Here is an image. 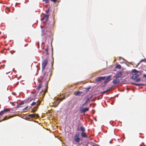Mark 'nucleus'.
Returning <instances> with one entry per match:
<instances>
[{"instance_id": "nucleus-41", "label": "nucleus", "mask_w": 146, "mask_h": 146, "mask_svg": "<svg viewBox=\"0 0 146 146\" xmlns=\"http://www.w3.org/2000/svg\"><path fill=\"white\" fill-rule=\"evenodd\" d=\"M51 52H52V54H53V48H52V50H51Z\"/></svg>"}, {"instance_id": "nucleus-9", "label": "nucleus", "mask_w": 146, "mask_h": 146, "mask_svg": "<svg viewBox=\"0 0 146 146\" xmlns=\"http://www.w3.org/2000/svg\"><path fill=\"white\" fill-rule=\"evenodd\" d=\"M89 109L88 108H84L80 110V111L81 113H85L88 111Z\"/></svg>"}, {"instance_id": "nucleus-28", "label": "nucleus", "mask_w": 146, "mask_h": 146, "mask_svg": "<svg viewBox=\"0 0 146 146\" xmlns=\"http://www.w3.org/2000/svg\"><path fill=\"white\" fill-rule=\"evenodd\" d=\"M56 100L57 101H59V100H60L61 101H62L63 100V99H62V98H57Z\"/></svg>"}, {"instance_id": "nucleus-17", "label": "nucleus", "mask_w": 146, "mask_h": 146, "mask_svg": "<svg viewBox=\"0 0 146 146\" xmlns=\"http://www.w3.org/2000/svg\"><path fill=\"white\" fill-rule=\"evenodd\" d=\"M132 84H133L136 86H142V85H145V84L143 83H132Z\"/></svg>"}, {"instance_id": "nucleus-5", "label": "nucleus", "mask_w": 146, "mask_h": 146, "mask_svg": "<svg viewBox=\"0 0 146 146\" xmlns=\"http://www.w3.org/2000/svg\"><path fill=\"white\" fill-rule=\"evenodd\" d=\"M105 76L100 77H97L95 79V81L97 82H99L102 80H104L106 78Z\"/></svg>"}, {"instance_id": "nucleus-37", "label": "nucleus", "mask_w": 146, "mask_h": 146, "mask_svg": "<svg viewBox=\"0 0 146 146\" xmlns=\"http://www.w3.org/2000/svg\"><path fill=\"white\" fill-rule=\"evenodd\" d=\"M56 101H54V102L53 103V104H54V107L55 106V105L56 104Z\"/></svg>"}, {"instance_id": "nucleus-11", "label": "nucleus", "mask_w": 146, "mask_h": 146, "mask_svg": "<svg viewBox=\"0 0 146 146\" xmlns=\"http://www.w3.org/2000/svg\"><path fill=\"white\" fill-rule=\"evenodd\" d=\"M82 93V92L80 91H75L74 94L76 96H79Z\"/></svg>"}, {"instance_id": "nucleus-29", "label": "nucleus", "mask_w": 146, "mask_h": 146, "mask_svg": "<svg viewBox=\"0 0 146 146\" xmlns=\"http://www.w3.org/2000/svg\"><path fill=\"white\" fill-rule=\"evenodd\" d=\"M36 111V110H34V109H33L31 111V112H35V111Z\"/></svg>"}, {"instance_id": "nucleus-18", "label": "nucleus", "mask_w": 146, "mask_h": 146, "mask_svg": "<svg viewBox=\"0 0 146 146\" xmlns=\"http://www.w3.org/2000/svg\"><path fill=\"white\" fill-rule=\"evenodd\" d=\"M92 95L90 98L88 97H86V102L88 103L90 100V99L92 98Z\"/></svg>"}, {"instance_id": "nucleus-39", "label": "nucleus", "mask_w": 146, "mask_h": 146, "mask_svg": "<svg viewBox=\"0 0 146 146\" xmlns=\"http://www.w3.org/2000/svg\"><path fill=\"white\" fill-rule=\"evenodd\" d=\"M146 61V60H141L140 61V62H141V61Z\"/></svg>"}, {"instance_id": "nucleus-25", "label": "nucleus", "mask_w": 146, "mask_h": 146, "mask_svg": "<svg viewBox=\"0 0 146 146\" xmlns=\"http://www.w3.org/2000/svg\"><path fill=\"white\" fill-rule=\"evenodd\" d=\"M24 103L23 102H21L18 105V107H19V106L23 105L24 104Z\"/></svg>"}, {"instance_id": "nucleus-10", "label": "nucleus", "mask_w": 146, "mask_h": 146, "mask_svg": "<svg viewBox=\"0 0 146 146\" xmlns=\"http://www.w3.org/2000/svg\"><path fill=\"white\" fill-rule=\"evenodd\" d=\"M111 77V76H108L106 79L105 80L104 82V83L105 84L107 82H108L109 80L110 79V78Z\"/></svg>"}, {"instance_id": "nucleus-3", "label": "nucleus", "mask_w": 146, "mask_h": 146, "mask_svg": "<svg viewBox=\"0 0 146 146\" xmlns=\"http://www.w3.org/2000/svg\"><path fill=\"white\" fill-rule=\"evenodd\" d=\"M48 63V60L47 59H45L42 61V71H44L46 68V67Z\"/></svg>"}, {"instance_id": "nucleus-43", "label": "nucleus", "mask_w": 146, "mask_h": 146, "mask_svg": "<svg viewBox=\"0 0 146 146\" xmlns=\"http://www.w3.org/2000/svg\"><path fill=\"white\" fill-rule=\"evenodd\" d=\"M143 76L144 77H146V75L144 74V75H143Z\"/></svg>"}, {"instance_id": "nucleus-19", "label": "nucleus", "mask_w": 146, "mask_h": 146, "mask_svg": "<svg viewBox=\"0 0 146 146\" xmlns=\"http://www.w3.org/2000/svg\"><path fill=\"white\" fill-rule=\"evenodd\" d=\"M48 76V74L46 73L44 74L43 76V78L46 80V77Z\"/></svg>"}, {"instance_id": "nucleus-27", "label": "nucleus", "mask_w": 146, "mask_h": 146, "mask_svg": "<svg viewBox=\"0 0 146 146\" xmlns=\"http://www.w3.org/2000/svg\"><path fill=\"white\" fill-rule=\"evenodd\" d=\"M42 1L46 3H47L49 1V0H42Z\"/></svg>"}, {"instance_id": "nucleus-23", "label": "nucleus", "mask_w": 146, "mask_h": 146, "mask_svg": "<svg viewBox=\"0 0 146 146\" xmlns=\"http://www.w3.org/2000/svg\"><path fill=\"white\" fill-rule=\"evenodd\" d=\"M116 68H118L119 69H121V67L120 65L119 64H117L116 65Z\"/></svg>"}, {"instance_id": "nucleus-16", "label": "nucleus", "mask_w": 146, "mask_h": 146, "mask_svg": "<svg viewBox=\"0 0 146 146\" xmlns=\"http://www.w3.org/2000/svg\"><path fill=\"white\" fill-rule=\"evenodd\" d=\"M132 72L134 73H138L139 74H141V72L137 71L135 69H133L132 70Z\"/></svg>"}, {"instance_id": "nucleus-6", "label": "nucleus", "mask_w": 146, "mask_h": 146, "mask_svg": "<svg viewBox=\"0 0 146 146\" xmlns=\"http://www.w3.org/2000/svg\"><path fill=\"white\" fill-rule=\"evenodd\" d=\"M79 134H77L74 137L75 141L77 143L81 141L79 137Z\"/></svg>"}, {"instance_id": "nucleus-1", "label": "nucleus", "mask_w": 146, "mask_h": 146, "mask_svg": "<svg viewBox=\"0 0 146 146\" xmlns=\"http://www.w3.org/2000/svg\"><path fill=\"white\" fill-rule=\"evenodd\" d=\"M43 55L42 56H46V58H47L48 57V55L49 54V53L48 51V47L47 46V48L44 49L43 51Z\"/></svg>"}, {"instance_id": "nucleus-35", "label": "nucleus", "mask_w": 146, "mask_h": 146, "mask_svg": "<svg viewBox=\"0 0 146 146\" xmlns=\"http://www.w3.org/2000/svg\"><path fill=\"white\" fill-rule=\"evenodd\" d=\"M51 1H52L54 2H56L57 0H50Z\"/></svg>"}, {"instance_id": "nucleus-8", "label": "nucleus", "mask_w": 146, "mask_h": 146, "mask_svg": "<svg viewBox=\"0 0 146 146\" xmlns=\"http://www.w3.org/2000/svg\"><path fill=\"white\" fill-rule=\"evenodd\" d=\"M10 110V109H5L1 111L0 112V115H3L5 112L8 111Z\"/></svg>"}, {"instance_id": "nucleus-26", "label": "nucleus", "mask_w": 146, "mask_h": 146, "mask_svg": "<svg viewBox=\"0 0 146 146\" xmlns=\"http://www.w3.org/2000/svg\"><path fill=\"white\" fill-rule=\"evenodd\" d=\"M34 100L33 98H32L31 99H30V100H27V103H29L30 102L32 101L33 100Z\"/></svg>"}, {"instance_id": "nucleus-22", "label": "nucleus", "mask_w": 146, "mask_h": 146, "mask_svg": "<svg viewBox=\"0 0 146 146\" xmlns=\"http://www.w3.org/2000/svg\"><path fill=\"white\" fill-rule=\"evenodd\" d=\"M42 87V84L41 83H40L38 85V86L37 87V89L39 90Z\"/></svg>"}, {"instance_id": "nucleus-32", "label": "nucleus", "mask_w": 146, "mask_h": 146, "mask_svg": "<svg viewBox=\"0 0 146 146\" xmlns=\"http://www.w3.org/2000/svg\"><path fill=\"white\" fill-rule=\"evenodd\" d=\"M87 103L88 102H86L85 101V102L83 104L82 106H85Z\"/></svg>"}, {"instance_id": "nucleus-13", "label": "nucleus", "mask_w": 146, "mask_h": 146, "mask_svg": "<svg viewBox=\"0 0 146 146\" xmlns=\"http://www.w3.org/2000/svg\"><path fill=\"white\" fill-rule=\"evenodd\" d=\"M13 117V116H9V118H7V117L6 116V117H4L3 118V119L2 120H0V122L2 121L6 120L10 118Z\"/></svg>"}, {"instance_id": "nucleus-30", "label": "nucleus", "mask_w": 146, "mask_h": 146, "mask_svg": "<svg viewBox=\"0 0 146 146\" xmlns=\"http://www.w3.org/2000/svg\"><path fill=\"white\" fill-rule=\"evenodd\" d=\"M109 90H108L106 91H104V92H102L101 93L102 94H104L105 93H106Z\"/></svg>"}, {"instance_id": "nucleus-15", "label": "nucleus", "mask_w": 146, "mask_h": 146, "mask_svg": "<svg viewBox=\"0 0 146 146\" xmlns=\"http://www.w3.org/2000/svg\"><path fill=\"white\" fill-rule=\"evenodd\" d=\"M82 136L83 137L85 138H87L88 137L87 135H86L84 132H82L81 133Z\"/></svg>"}, {"instance_id": "nucleus-42", "label": "nucleus", "mask_w": 146, "mask_h": 146, "mask_svg": "<svg viewBox=\"0 0 146 146\" xmlns=\"http://www.w3.org/2000/svg\"><path fill=\"white\" fill-rule=\"evenodd\" d=\"M28 108V106H27L25 108H24V110H25L27 108Z\"/></svg>"}, {"instance_id": "nucleus-38", "label": "nucleus", "mask_w": 146, "mask_h": 146, "mask_svg": "<svg viewBox=\"0 0 146 146\" xmlns=\"http://www.w3.org/2000/svg\"><path fill=\"white\" fill-rule=\"evenodd\" d=\"M140 62H141L140 61L139 63H137V64L136 66V67H137L139 65Z\"/></svg>"}, {"instance_id": "nucleus-40", "label": "nucleus", "mask_w": 146, "mask_h": 146, "mask_svg": "<svg viewBox=\"0 0 146 146\" xmlns=\"http://www.w3.org/2000/svg\"><path fill=\"white\" fill-rule=\"evenodd\" d=\"M63 100L65 98V96H63L62 98Z\"/></svg>"}, {"instance_id": "nucleus-12", "label": "nucleus", "mask_w": 146, "mask_h": 146, "mask_svg": "<svg viewBox=\"0 0 146 146\" xmlns=\"http://www.w3.org/2000/svg\"><path fill=\"white\" fill-rule=\"evenodd\" d=\"M123 72L122 71L119 72L117 73L116 74L115 77L116 78L119 77L121 76Z\"/></svg>"}, {"instance_id": "nucleus-14", "label": "nucleus", "mask_w": 146, "mask_h": 146, "mask_svg": "<svg viewBox=\"0 0 146 146\" xmlns=\"http://www.w3.org/2000/svg\"><path fill=\"white\" fill-rule=\"evenodd\" d=\"M119 79H116L113 81V83L114 84H115L118 83L119 82Z\"/></svg>"}, {"instance_id": "nucleus-33", "label": "nucleus", "mask_w": 146, "mask_h": 146, "mask_svg": "<svg viewBox=\"0 0 146 146\" xmlns=\"http://www.w3.org/2000/svg\"><path fill=\"white\" fill-rule=\"evenodd\" d=\"M140 79H139V78H138L136 80H135V82H138L139 81H140Z\"/></svg>"}, {"instance_id": "nucleus-4", "label": "nucleus", "mask_w": 146, "mask_h": 146, "mask_svg": "<svg viewBox=\"0 0 146 146\" xmlns=\"http://www.w3.org/2000/svg\"><path fill=\"white\" fill-rule=\"evenodd\" d=\"M49 17V15H45L44 17L41 19V21H43L44 22H46L48 19Z\"/></svg>"}, {"instance_id": "nucleus-47", "label": "nucleus", "mask_w": 146, "mask_h": 146, "mask_svg": "<svg viewBox=\"0 0 146 146\" xmlns=\"http://www.w3.org/2000/svg\"><path fill=\"white\" fill-rule=\"evenodd\" d=\"M99 146V145H94V146Z\"/></svg>"}, {"instance_id": "nucleus-36", "label": "nucleus", "mask_w": 146, "mask_h": 146, "mask_svg": "<svg viewBox=\"0 0 146 146\" xmlns=\"http://www.w3.org/2000/svg\"><path fill=\"white\" fill-rule=\"evenodd\" d=\"M49 9H48V10H47L46 11V13H49Z\"/></svg>"}, {"instance_id": "nucleus-21", "label": "nucleus", "mask_w": 146, "mask_h": 146, "mask_svg": "<svg viewBox=\"0 0 146 146\" xmlns=\"http://www.w3.org/2000/svg\"><path fill=\"white\" fill-rule=\"evenodd\" d=\"M34 114L35 116L34 118H37L39 117L38 115L37 114Z\"/></svg>"}, {"instance_id": "nucleus-46", "label": "nucleus", "mask_w": 146, "mask_h": 146, "mask_svg": "<svg viewBox=\"0 0 146 146\" xmlns=\"http://www.w3.org/2000/svg\"><path fill=\"white\" fill-rule=\"evenodd\" d=\"M2 115H0V119L1 118V116Z\"/></svg>"}, {"instance_id": "nucleus-20", "label": "nucleus", "mask_w": 146, "mask_h": 146, "mask_svg": "<svg viewBox=\"0 0 146 146\" xmlns=\"http://www.w3.org/2000/svg\"><path fill=\"white\" fill-rule=\"evenodd\" d=\"M80 130L82 132H85V130L84 127L83 126H82L80 127Z\"/></svg>"}, {"instance_id": "nucleus-24", "label": "nucleus", "mask_w": 146, "mask_h": 146, "mask_svg": "<svg viewBox=\"0 0 146 146\" xmlns=\"http://www.w3.org/2000/svg\"><path fill=\"white\" fill-rule=\"evenodd\" d=\"M28 116L29 117H35L34 114H29L28 115Z\"/></svg>"}, {"instance_id": "nucleus-45", "label": "nucleus", "mask_w": 146, "mask_h": 146, "mask_svg": "<svg viewBox=\"0 0 146 146\" xmlns=\"http://www.w3.org/2000/svg\"><path fill=\"white\" fill-rule=\"evenodd\" d=\"M46 91H45V92H44V94H45V93H46Z\"/></svg>"}, {"instance_id": "nucleus-31", "label": "nucleus", "mask_w": 146, "mask_h": 146, "mask_svg": "<svg viewBox=\"0 0 146 146\" xmlns=\"http://www.w3.org/2000/svg\"><path fill=\"white\" fill-rule=\"evenodd\" d=\"M60 102H58L57 104H56L55 105V107H57L58 106V105H59V104H60Z\"/></svg>"}, {"instance_id": "nucleus-34", "label": "nucleus", "mask_w": 146, "mask_h": 146, "mask_svg": "<svg viewBox=\"0 0 146 146\" xmlns=\"http://www.w3.org/2000/svg\"><path fill=\"white\" fill-rule=\"evenodd\" d=\"M90 88H88L86 89V91L87 92H88L89 91L90 89Z\"/></svg>"}, {"instance_id": "nucleus-7", "label": "nucleus", "mask_w": 146, "mask_h": 146, "mask_svg": "<svg viewBox=\"0 0 146 146\" xmlns=\"http://www.w3.org/2000/svg\"><path fill=\"white\" fill-rule=\"evenodd\" d=\"M140 74L136 73H135L133 74L131 77L132 79L135 80L137 79L138 77Z\"/></svg>"}, {"instance_id": "nucleus-2", "label": "nucleus", "mask_w": 146, "mask_h": 146, "mask_svg": "<svg viewBox=\"0 0 146 146\" xmlns=\"http://www.w3.org/2000/svg\"><path fill=\"white\" fill-rule=\"evenodd\" d=\"M41 102V101L39 100H36L35 99L34 100L33 102L31 104V106H34L36 104L37 107H35V108L37 109L38 108V106L40 105Z\"/></svg>"}, {"instance_id": "nucleus-44", "label": "nucleus", "mask_w": 146, "mask_h": 146, "mask_svg": "<svg viewBox=\"0 0 146 146\" xmlns=\"http://www.w3.org/2000/svg\"><path fill=\"white\" fill-rule=\"evenodd\" d=\"M77 129H78V130H79V128L78 127L77 128Z\"/></svg>"}]
</instances>
